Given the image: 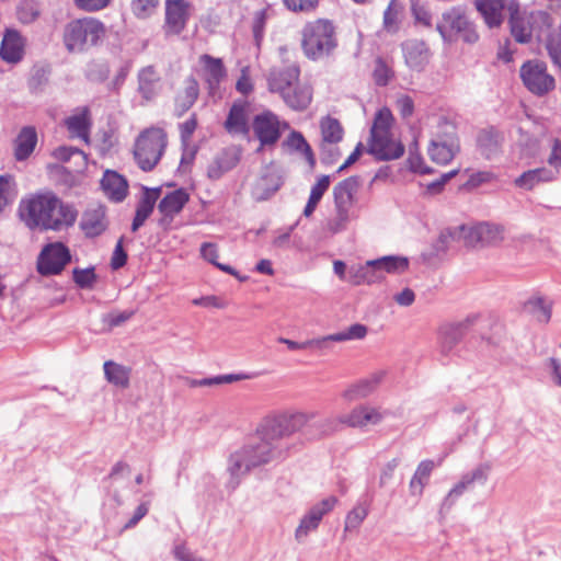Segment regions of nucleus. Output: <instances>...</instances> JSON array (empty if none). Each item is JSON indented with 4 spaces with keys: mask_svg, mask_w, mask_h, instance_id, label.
<instances>
[{
    "mask_svg": "<svg viewBox=\"0 0 561 561\" xmlns=\"http://www.w3.org/2000/svg\"><path fill=\"white\" fill-rule=\"evenodd\" d=\"M73 280L80 288H92L95 280L96 275L94 273L93 267L89 268H75L73 272Z\"/></svg>",
    "mask_w": 561,
    "mask_h": 561,
    "instance_id": "bf43d9fd",
    "label": "nucleus"
},
{
    "mask_svg": "<svg viewBox=\"0 0 561 561\" xmlns=\"http://www.w3.org/2000/svg\"><path fill=\"white\" fill-rule=\"evenodd\" d=\"M405 64L415 70H421L428 61V51L423 42L409 41L403 44Z\"/></svg>",
    "mask_w": 561,
    "mask_h": 561,
    "instance_id": "4c0bfd02",
    "label": "nucleus"
},
{
    "mask_svg": "<svg viewBox=\"0 0 561 561\" xmlns=\"http://www.w3.org/2000/svg\"><path fill=\"white\" fill-rule=\"evenodd\" d=\"M383 377L385 371H376L371 374L369 377L350 386L347 389L343 391L342 397L346 401H356L364 399L376 390V388L382 381Z\"/></svg>",
    "mask_w": 561,
    "mask_h": 561,
    "instance_id": "cd10ccee",
    "label": "nucleus"
},
{
    "mask_svg": "<svg viewBox=\"0 0 561 561\" xmlns=\"http://www.w3.org/2000/svg\"><path fill=\"white\" fill-rule=\"evenodd\" d=\"M473 322L474 318L468 317L461 321L442 324L438 329V341L442 353L449 354L463 339Z\"/></svg>",
    "mask_w": 561,
    "mask_h": 561,
    "instance_id": "a211bd4d",
    "label": "nucleus"
},
{
    "mask_svg": "<svg viewBox=\"0 0 561 561\" xmlns=\"http://www.w3.org/2000/svg\"><path fill=\"white\" fill-rule=\"evenodd\" d=\"M111 0H73L75 5L85 12H96L105 9Z\"/></svg>",
    "mask_w": 561,
    "mask_h": 561,
    "instance_id": "0e129e2a",
    "label": "nucleus"
},
{
    "mask_svg": "<svg viewBox=\"0 0 561 561\" xmlns=\"http://www.w3.org/2000/svg\"><path fill=\"white\" fill-rule=\"evenodd\" d=\"M225 128L230 135H248L249 104L245 101H236L228 113Z\"/></svg>",
    "mask_w": 561,
    "mask_h": 561,
    "instance_id": "393cba45",
    "label": "nucleus"
},
{
    "mask_svg": "<svg viewBox=\"0 0 561 561\" xmlns=\"http://www.w3.org/2000/svg\"><path fill=\"white\" fill-rule=\"evenodd\" d=\"M89 110L82 107L77 110L71 116L66 119V125L73 137H78L85 142L89 141V127H90Z\"/></svg>",
    "mask_w": 561,
    "mask_h": 561,
    "instance_id": "58836bf2",
    "label": "nucleus"
},
{
    "mask_svg": "<svg viewBox=\"0 0 561 561\" xmlns=\"http://www.w3.org/2000/svg\"><path fill=\"white\" fill-rule=\"evenodd\" d=\"M159 4V0H133L131 10L137 18L145 19L151 15Z\"/></svg>",
    "mask_w": 561,
    "mask_h": 561,
    "instance_id": "052dcab7",
    "label": "nucleus"
},
{
    "mask_svg": "<svg viewBox=\"0 0 561 561\" xmlns=\"http://www.w3.org/2000/svg\"><path fill=\"white\" fill-rule=\"evenodd\" d=\"M362 186L359 176H350L333 187V203L354 207L357 203V194Z\"/></svg>",
    "mask_w": 561,
    "mask_h": 561,
    "instance_id": "c756f323",
    "label": "nucleus"
},
{
    "mask_svg": "<svg viewBox=\"0 0 561 561\" xmlns=\"http://www.w3.org/2000/svg\"><path fill=\"white\" fill-rule=\"evenodd\" d=\"M330 182L331 181L329 175H321L317 183L311 187L308 203L304 209V215L306 217H309L313 214L323 194L328 191Z\"/></svg>",
    "mask_w": 561,
    "mask_h": 561,
    "instance_id": "de8ad7c7",
    "label": "nucleus"
},
{
    "mask_svg": "<svg viewBox=\"0 0 561 561\" xmlns=\"http://www.w3.org/2000/svg\"><path fill=\"white\" fill-rule=\"evenodd\" d=\"M37 15L38 12L32 3H22L18 9V18L23 23L33 22Z\"/></svg>",
    "mask_w": 561,
    "mask_h": 561,
    "instance_id": "774afa93",
    "label": "nucleus"
},
{
    "mask_svg": "<svg viewBox=\"0 0 561 561\" xmlns=\"http://www.w3.org/2000/svg\"><path fill=\"white\" fill-rule=\"evenodd\" d=\"M240 160L239 152L233 149L225 150L209 164L207 174L213 180L220 179L226 172L232 170Z\"/></svg>",
    "mask_w": 561,
    "mask_h": 561,
    "instance_id": "e433bc0d",
    "label": "nucleus"
},
{
    "mask_svg": "<svg viewBox=\"0 0 561 561\" xmlns=\"http://www.w3.org/2000/svg\"><path fill=\"white\" fill-rule=\"evenodd\" d=\"M529 13L522 12L518 2L510 3V25L513 37L518 43H528L534 34Z\"/></svg>",
    "mask_w": 561,
    "mask_h": 561,
    "instance_id": "5701e85b",
    "label": "nucleus"
},
{
    "mask_svg": "<svg viewBox=\"0 0 561 561\" xmlns=\"http://www.w3.org/2000/svg\"><path fill=\"white\" fill-rule=\"evenodd\" d=\"M455 240H456V238H455L453 229L443 230L439 233L436 241L433 243L432 250L425 254L426 257L427 259L440 257L448 251L451 241H455Z\"/></svg>",
    "mask_w": 561,
    "mask_h": 561,
    "instance_id": "603ef678",
    "label": "nucleus"
},
{
    "mask_svg": "<svg viewBox=\"0 0 561 561\" xmlns=\"http://www.w3.org/2000/svg\"><path fill=\"white\" fill-rule=\"evenodd\" d=\"M459 172L458 169L451 170L450 172L444 173L438 180L433 181L427 184L426 191L432 194H438L442 192L444 185L453 179L455 175H457Z\"/></svg>",
    "mask_w": 561,
    "mask_h": 561,
    "instance_id": "338daca9",
    "label": "nucleus"
},
{
    "mask_svg": "<svg viewBox=\"0 0 561 561\" xmlns=\"http://www.w3.org/2000/svg\"><path fill=\"white\" fill-rule=\"evenodd\" d=\"M299 75L296 64L275 66L267 75L270 91L279 93L285 103L296 111L307 108L312 100L311 88L299 82Z\"/></svg>",
    "mask_w": 561,
    "mask_h": 561,
    "instance_id": "7ed1b4c3",
    "label": "nucleus"
},
{
    "mask_svg": "<svg viewBox=\"0 0 561 561\" xmlns=\"http://www.w3.org/2000/svg\"><path fill=\"white\" fill-rule=\"evenodd\" d=\"M434 467L435 463L432 460H424L417 466L410 481V490L413 495L419 496L422 494L423 489L427 484Z\"/></svg>",
    "mask_w": 561,
    "mask_h": 561,
    "instance_id": "a18cd8bd",
    "label": "nucleus"
},
{
    "mask_svg": "<svg viewBox=\"0 0 561 561\" xmlns=\"http://www.w3.org/2000/svg\"><path fill=\"white\" fill-rule=\"evenodd\" d=\"M283 456V450L261 427L257 436L252 437L241 448L231 454L228 470L232 477L239 478L253 468L268 463Z\"/></svg>",
    "mask_w": 561,
    "mask_h": 561,
    "instance_id": "f03ea898",
    "label": "nucleus"
},
{
    "mask_svg": "<svg viewBox=\"0 0 561 561\" xmlns=\"http://www.w3.org/2000/svg\"><path fill=\"white\" fill-rule=\"evenodd\" d=\"M378 282L385 274H402L409 268V259L401 255H388L373 260Z\"/></svg>",
    "mask_w": 561,
    "mask_h": 561,
    "instance_id": "f704fd0d",
    "label": "nucleus"
},
{
    "mask_svg": "<svg viewBox=\"0 0 561 561\" xmlns=\"http://www.w3.org/2000/svg\"><path fill=\"white\" fill-rule=\"evenodd\" d=\"M318 416L316 411H284L265 420L262 424L264 433L275 444L302 431Z\"/></svg>",
    "mask_w": 561,
    "mask_h": 561,
    "instance_id": "6e6552de",
    "label": "nucleus"
},
{
    "mask_svg": "<svg viewBox=\"0 0 561 561\" xmlns=\"http://www.w3.org/2000/svg\"><path fill=\"white\" fill-rule=\"evenodd\" d=\"M198 94L199 85L197 80L192 76L187 77L184 80L183 89L179 92L175 99L176 108L180 111V114H183L193 106L198 98Z\"/></svg>",
    "mask_w": 561,
    "mask_h": 561,
    "instance_id": "ea45409f",
    "label": "nucleus"
},
{
    "mask_svg": "<svg viewBox=\"0 0 561 561\" xmlns=\"http://www.w3.org/2000/svg\"><path fill=\"white\" fill-rule=\"evenodd\" d=\"M337 46L331 21L318 19L307 23L301 32V47L307 58L319 60L330 56Z\"/></svg>",
    "mask_w": 561,
    "mask_h": 561,
    "instance_id": "39448f33",
    "label": "nucleus"
},
{
    "mask_svg": "<svg viewBox=\"0 0 561 561\" xmlns=\"http://www.w3.org/2000/svg\"><path fill=\"white\" fill-rule=\"evenodd\" d=\"M285 128H288V124L279 122L278 117L270 111L256 115L252 122V129L255 138L260 141L257 151L274 147Z\"/></svg>",
    "mask_w": 561,
    "mask_h": 561,
    "instance_id": "f8f14e48",
    "label": "nucleus"
},
{
    "mask_svg": "<svg viewBox=\"0 0 561 561\" xmlns=\"http://www.w3.org/2000/svg\"><path fill=\"white\" fill-rule=\"evenodd\" d=\"M19 217L31 229L60 231L73 226L77 220V209L64 203L50 191L30 194L21 199Z\"/></svg>",
    "mask_w": 561,
    "mask_h": 561,
    "instance_id": "f257e3e1",
    "label": "nucleus"
},
{
    "mask_svg": "<svg viewBox=\"0 0 561 561\" xmlns=\"http://www.w3.org/2000/svg\"><path fill=\"white\" fill-rule=\"evenodd\" d=\"M531 25H534V33L540 36L543 32L548 31L552 25V19L546 11H533L529 12Z\"/></svg>",
    "mask_w": 561,
    "mask_h": 561,
    "instance_id": "4d7b16f0",
    "label": "nucleus"
},
{
    "mask_svg": "<svg viewBox=\"0 0 561 561\" xmlns=\"http://www.w3.org/2000/svg\"><path fill=\"white\" fill-rule=\"evenodd\" d=\"M18 196L14 178L10 174L0 175V213L11 205Z\"/></svg>",
    "mask_w": 561,
    "mask_h": 561,
    "instance_id": "09e8293b",
    "label": "nucleus"
},
{
    "mask_svg": "<svg viewBox=\"0 0 561 561\" xmlns=\"http://www.w3.org/2000/svg\"><path fill=\"white\" fill-rule=\"evenodd\" d=\"M523 310L538 323L547 324L552 314V301L545 296L533 295L524 302Z\"/></svg>",
    "mask_w": 561,
    "mask_h": 561,
    "instance_id": "2f4dec72",
    "label": "nucleus"
},
{
    "mask_svg": "<svg viewBox=\"0 0 561 561\" xmlns=\"http://www.w3.org/2000/svg\"><path fill=\"white\" fill-rule=\"evenodd\" d=\"M502 142V134L493 128L481 130L477 137L478 150L488 160L500 154Z\"/></svg>",
    "mask_w": 561,
    "mask_h": 561,
    "instance_id": "473e14b6",
    "label": "nucleus"
},
{
    "mask_svg": "<svg viewBox=\"0 0 561 561\" xmlns=\"http://www.w3.org/2000/svg\"><path fill=\"white\" fill-rule=\"evenodd\" d=\"M517 0H474L477 11L489 27H497L504 21V12L510 13V3Z\"/></svg>",
    "mask_w": 561,
    "mask_h": 561,
    "instance_id": "4be33fe9",
    "label": "nucleus"
},
{
    "mask_svg": "<svg viewBox=\"0 0 561 561\" xmlns=\"http://www.w3.org/2000/svg\"><path fill=\"white\" fill-rule=\"evenodd\" d=\"M440 122L444 123L431 139L427 154L433 162L445 165L459 152L460 145L455 126L447 123L446 119H440Z\"/></svg>",
    "mask_w": 561,
    "mask_h": 561,
    "instance_id": "9b49d317",
    "label": "nucleus"
},
{
    "mask_svg": "<svg viewBox=\"0 0 561 561\" xmlns=\"http://www.w3.org/2000/svg\"><path fill=\"white\" fill-rule=\"evenodd\" d=\"M282 184L283 176L279 169L271 163L264 168L252 185L251 194L255 201H266L279 190Z\"/></svg>",
    "mask_w": 561,
    "mask_h": 561,
    "instance_id": "f3484780",
    "label": "nucleus"
},
{
    "mask_svg": "<svg viewBox=\"0 0 561 561\" xmlns=\"http://www.w3.org/2000/svg\"><path fill=\"white\" fill-rule=\"evenodd\" d=\"M104 194L113 202H122L128 193L126 179L116 171L106 170L101 180Z\"/></svg>",
    "mask_w": 561,
    "mask_h": 561,
    "instance_id": "c85d7f7f",
    "label": "nucleus"
},
{
    "mask_svg": "<svg viewBox=\"0 0 561 561\" xmlns=\"http://www.w3.org/2000/svg\"><path fill=\"white\" fill-rule=\"evenodd\" d=\"M188 199L190 196L183 188L167 194L158 205V210L163 216L161 224H170L174 216L183 209Z\"/></svg>",
    "mask_w": 561,
    "mask_h": 561,
    "instance_id": "bb28decb",
    "label": "nucleus"
},
{
    "mask_svg": "<svg viewBox=\"0 0 561 561\" xmlns=\"http://www.w3.org/2000/svg\"><path fill=\"white\" fill-rule=\"evenodd\" d=\"M320 130L322 137V159L327 163H333L340 153L337 151L332 152L329 147L343 139V127L337 118L328 115L320 119Z\"/></svg>",
    "mask_w": 561,
    "mask_h": 561,
    "instance_id": "dca6fc26",
    "label": "nucleus"
},
{
    "mask_svg": "<svg viewBox=\"0 0 561 561\" xmlns=\"http://www.w3.org/2000/svg\"><path fill=\"white\" fill-rule=\"evenodd\" d=\"M383 416L379 409L367 404H359L351 412L333 417H329L317 425V434L312 437H322L330 435L343 426L363 428L368 425H377Z\"/></svg>",
    "mask_w": 561,
    "mask_h": 561,
    "instance_id": "0eeeda50",
    "label": "nucleus"
},
{
    "mask_svg": "<svg viewBox=\"0 0 561 561\" xmlns=\"http://www.w3.org/2000/svg\"><path fill=\"white\" fill-rule=\"evenodd\" d=\"M367 335V327L360 323H355L347 329L329 334L320 339H312L306 341L307 348H325L329 342H345L353 340H363Z\"/></svg>",
    "mask_w": 561,
    "mask_h": 561,
    "instance_id": "b1692460",
    "label": "nucleus"
},
{
    "mask_svg": "<svg viewBox=\"0 0 561 561\" xmlns=\"http://www.w3.org/2000/svg\"><path fill=\"white\" fill-rule=\"evenodd\" d=\"M337 502V497L331 495L311 506L295 529V540L298 543H304L308 536L318 529L323 516L333 511Z\"/></svg>",
    "mask_w": 561,
    "mask_h": 561,
    "instance_id": "ddd939ff",
    "label": "nucleus"
},
{
    "mask_svg": "<svg viewBox=\"0 0 561 561\" xmlns=\"http://www.w3.org/2000/svg\"><path fill=\"white\" fill-rule=\"evenodd\" d=\"M520 77L526 88L534 94L543 95L554 89V78L547 72L543 62H525L520 68Z\"/></svg>",
    "mask_w": 561,
    "mask_h": 561,
    "instance_id": "4468645a",
    "label": "nucleus"
},
{
    "mask_svg": "<svg viewBox=\"0 0 561 561\" xmlns=\"http://www.w3.org/2000/svg\"><path fill=\"white\" fill-rule=\"evenodd\" d=\"M81 228L89 237L101 234L106 229L105 208L95 206L84 211Z\"/></svg>",
    "mask_w": 561,
    "mask_h": 561,
    "instance_id": "c9c22d12",
    "label": "nucleus"
},
{
    "mask_svg": "<svg viewBox=\"0 0 561 561\" xmlns=\"http://www.w3.org/2000/svg\"><path fill=\"white\" fill-rule=\"evenodd\" d=\"M350 282L354 285L359 284H373L378 282L377 274L375 272V266L371 261H367L363 265L352 266L348 271Z\"/></svg>",
    "mask_w": 561,
    "mask_h": 561,
    "instance_id": "49530a36",
    "label": "nucleus"
},
{
    "mask_svg": "<svg viewBox=\"0 0 561 561\" xmlns=\"http://www.w3.org/2000/svg\"><path fill=\"white\" fill-rule=\"evenodd\" d=\"M24 53V42L21 35L13 30L7 31L0 46V56L3 60L15 64Z\"/></svg>",
    "mask_w": 561,
    "mask_h": 561,
    "instance_id": "72a5a7b5",
    "label": "nucleus"
},
{
    "mask_svg": "<svg viewBox=\"0 0 561 561\" xmlns=\"http://www.w3.org/2000/svg\"><path fill=\"white\" fill-rule=\"evenodd\" d=\"M490 466L481 463L465 473L445 497L444 504L451 506L466 491L471 490L474 483L483 484L489 477Z\"/></svg>",
    "mask_w": 561,
    "mask_h": 561,
    "instance_id": "aec40b11",
    "label": "nucleus"
},
{
    "mask_svg": "<svg viewBox=\"0 0 561 561\" xmlns=\"http://www.w3.org/2000/svg\"><path fill=\"white\" fill-rule=\"evenodd\" d=\"M350 222H351L350 220H347L346 218H344L343 216H341L340 214H337L334 210L332 217H330L327 220L325 230L328 232H330L331 234H336L342 231H345L347 229Z\"/></svg>",
    "mask_w": 561,
    "mask_h": 561,
    "instance_id": "e2e57ef3",
    "label": "nucleus"
},
{
    "mask_svg": "<svg viewBox=\"0 0 561 561\" xmlns=\"http://www.w3.org/2000/svg\"><path fill=\"white\" fill-rule=\"evenodd\" d=\"M159 195H160L159 188H153V190L146 188L141 199L139 201V203L137 205L136 214H138L147 219L153 211V208H154L157 199L159 198Z\"/></svg>",
    "mask_w": 561,
    "mask_h": 561,
    "instance_id": "5fc2aeb1",
    "label": "nucleus"
},
{
    "mask_svg": "<svg viewBox=\"0 0 561 561\" xmlns=\"http://www.w3.org/2000/svg\"><path fill=\"white\" fill-rule=\"evenodd\" d=\"M369 152L378 160L387 161L400 158L404 152V147L390 131L371 135Z\"/></svg>",
    "mask_w": 561,
    "mask_h": 561,
    "instance_id": "6ab92c4d",
    "label": "nucleus"
},
{
    "mask_svg": "<svg viewBox=\"0 0 561 561\" xmlns=\"http://www.w3.org/2000/svg\"><path fill=\"white\" fill-rule=\"evenodd\" d=\"M436 30L446 42L461 39L473 44L479 39L474 24L468 19L465 10L460 7L451 8L442 15Z\"/></svg>",
    "mask_w": 561,
    "mask_h": 561,
    "instance_id": "1a4fd4ad",
    "label": "nucleus"
},
{
    "mask_svg": "<svg viewBox=\"0 0 561 561\" xmlns=\"http://www.w3.org/2000/svg\"><path fill=\"white\" fill-rule=\"evenodd\" d=\"M161 90V77L153 66L138 72V91L146 101H151Z\"/></svg>",
    "mask_w": 561,
    "mask_h": 561,
    "instance_id": "7c9ffc66",
    "label": "nucleus"
},
{
    "mask_svg": "<svg viewBox=\"0 0 561 561\" xmlns=\"http://www.w3.org/2000/svg\"><path fill=\"white\" fill-rule=\"evenodd\" d=\"M456 240L463 241L468 247L480 245V227L477 226H459L453 229Z\"/></svg>",
    "mask_w": 561,
    "mask_h": 561,
    "instance_id": "864d4df0",
    "label": "nucleus"
},
{
    "mask_svg": "<svg viewBox=\"0 0 561 561\" xmlns=\"http://www.w3.org/2000/svg\"><path fill=\"white\" fill-rule=\"evenodd\" d=\"M369 513L367 503H357L345 516L344 531L357 530Z\"/></svg>",
    "mask_w": 561,
    "mask_h": 561,
    "instance_id": "3c124183",
    "label": "nucleus"
},
{
    "mask_svg": "<svg viewBox=\"0 0 561 561\" xmlns=\"http://www.w3.org/2000/svg\"><path fill=\"white\" fill-rule=\"evenodd\" d=\"M190 3L185 0H167L164 30L168 34H180L188 18Z\"/></svg>",
    "mask_w": 561,
    "mask_h": 561,
    "instance_id": "412c9836",
    "label": "nucleus"
},
{
    "mask_svg": "<svg viewBox=\"0 0 561 561\" xmlns=\"http://www.w3.org/2000/svg\"><path fill=\"white\" fill-rule=\"evenodd\" d=\"M37 142V135L33 127H24L18 138L15 146V157L18 160L26 159L34 150Z\"/></svg>",
    "mask_w": 561,
    "mask_h": 561,
    "instance_id": "79ce46f5",
    "label": "nucleus"
},
{
    "mask_svg": "<svg viewBox=\"0 0 561 561\" xmlns=\"http://www.w3.org/2000/svg\"><path fill=\"white\" fill-rule=\"evenodd\" d=\"M105 36L104 23L95 18L85 16L65 25L62 41L69 53L81 54L100 45Z\"/></svg>",
    "mask_w": 561,
    "mask_h": 561,
    "instance_id": "20e7f679",
    "label": "nucleus"
},
{
    "mask_svg": "<svg viewBox=\"0 0 561 561\" xmlns=\"http://www.w3.org/2000/svg\"><path fill=\"white\" fill-rule=\"evenodd\" d=\"M70 259L69 249L64 243L47 244L38 256L37 271L44 276L59 274Z\"/></svg>",
    "mask_w": 561,
    "mask_h": 561,
    "instance_id": "2eb2a0df",
    "label": "nucleus"
},
{
    "mask_svg": "<svg viewBox=\"0 0 561 561\" xmlns=\"http://www.w3.org/2000/svg\"><path fill=\"white\" fill-rule=\"evenodd\" d=\"M547 161L549 167L525 171L515 179L514 184L519 188L531 191L539 184L556 180L561 169V141L559 139L552 141L551 152Z\"/></svg>",
    "mask_w": 561,
    "mask_h": 561,
    "instance_id": "9d476101",
    "label": "nucleus"
},
{
    "mask_svg": "<svg viewBox=\"0 0 561 561\" xmlns=\"http://www.w3.org/2000/svg\"><path fill=\"white\" fill-rule=\"evenodd\" d=\"M283 146L301 153L311 167L314 165L316 159L312 149L301 133L293 130L283 142Z\"/></svg>",
    "mask_w": 561,
    "mask_h": 561,
    "instance_id": "c03bdc74",
    "label": "nucleus"
},
{
    "mask_svg": "<svg viewBox=\"0 0 561 561\" xmlns=\"http://www.w3.org/2000/svg\"><path fill=\"white\" fill-rule=\"evenodd\" d=\"M317 3L318 0H284L285 7L293 12H309Z\"/></svg>",
    "mask_w": 561,
    "mask_h": 561,
    "instance_id": "69168bd1",
    "label": "nucleus"
},
{
    "mask_svg": "<svg viewBox=\"0 0 561 561\" xmlns=\"http://www.w3.org/2000/svg\"><path fill=\"white\" fill-rule=\"evenodd\" d=\"M104 375L106 380L122 389L129 387L130 368L117 364L113 360H106L103 365Z\"/></svg>",
    "mask_w": 561,
    "mask_h": 561,
    "instance_id": "a19ab883",
    "label": "nucleus"
},
{
    "mask_svg": "<svg viewBox=\"0 0 561 561\" xmlns=\"http://www.w3.org/2000/svg\"><path fill=\"white\" fill-rule=\"evenodd\" d=\"M133 310L125 311H113L104 316L103 322L110 328L113 329L115 327H119L128 321L134 316Z\"/></svg>",
    "mask_w": 561,
    "mask_h": 561,
    "instance_id": "680f3d73",
    "label": "nucleus"
},
{
    "mask_svg": "<svg viewBox=\"0 0 561 561\" xmlns=\"http://www.w3.org/2000/svg\"><path fill=\"white\" fill-rule=\"evenodd\" d=\"M202 76L207 83L210 94H214L221 80L226 77V69L220 58L204 54L199 56Z\"/></svg>",
    "mask_w": 561,
    "mask_h": 561,
    "instance_id": "a878e982",
    "label": "nucleus"
},
{
    "mask_svg": "<svg viewBox=\"0 0 561 561\" xmlns=\"http://www.w3.org/2000/svg\"><path fill=\"white\" fill-rule=\"evenodd\" d=\"M403 5L398 0H391L383 12V30L396 33L399 30Z\"/></svg>",
    "mask_w": 561,
    "mask_h": 561,
    "instance_id": "8fccbe9b",
    "label": "nucleus"
},
{
    "mask_svg": "<svg viewBox=\"0 0 561 561\" xmlns=\"http://www.w3.org/2000/svg\"><path fill=\"white\" fill-rule=\"evenodd\" d=\"M373 76L376 84L383 87L387 85L392 79L393 71L383 59L377 58L375 61Z\"/></svg>",
    "mask_w": 561,
    "mask_h": 561,
    "instance_id": "13d9d810",
    "label": "nucleus"
},
{
    "mask_svg": "<svg viewBox=\"0 0 561 561\" xmlns=\"http://www.w3.org/2000/svg\"><path fill=\"white\" fill-rule=\"evenodd\" d=\"M480 245L496 247L505 239V229L503 226L488 222L479 224Z\"/></svg>",
    "mask_w": 561,
    "mask_h": 561,
    "instance_id": "37998d69",
    "label": "nucleus"
},
{
    "mask_svg": "<svg viewBox=\"0 0 561 561\" xmlns=\"http://www.w3.org/2000/svg\"><path fill=\"white\" fill-rule=\"evenodd\" d=\"M168 146L167 133L159 127L142 130L134 145V158L137 165L145 172L156 168Z\"/></svg>",
    "mask_w": 561,
    "mask_h": 561,
    "instance_id": "423d86ee",
    "label": "nucleus"
},
{
    "mask_svg": "<svg viewBox=\"0 0 561 561\" xmlns=\"http://www.w3.org/2000/svg\"><path fill=\"white\" fill-rule=\"evenodd\" d=\"M393 122V116L388 108H381L374 121V125L370 130V135H379L383 133H390V128Z\"/></svg>",
    "mask_w": 561,
    "mask_h": 561,
    "instance_id": "6e6d98bb",
    "label": "nucleus"
}]
</instances>
